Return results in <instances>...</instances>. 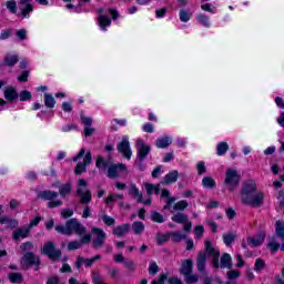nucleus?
<instances>
[{
  "mask_svg": "<svg viewBox=\"0 0 284 284\" xmlns=\"http://www.w3.org/2000/svg\"><path fill=\"white\" fill-rule=\"evenodd\" d=\"M256 181L248 179L242 183L241 201L244 205L250 207H261L265 201V193L262 191L256 192Z\"/></svg>",
  "mask_w": 284,
  "mask_h": 284,
  "instance_id": "nucleus-1",
  "label": "nucleus"
},
{
  "mask_svg": "<svg viewBox=\"0 0 284 284\" xmlns=\"http://www.w3.org/2000/svg\"><path fill=\"white\" fill-rule=\"evenodd\" d=\"M95 168L105 172L108 170L109 179H116L119 176V172H128V165L123 163L110 164V161L105 160L103 155H98L95 160Z\"/></svg>",
  "mask_w": 284,
  "mask_h": 284,
  "instance_id": "nucleus-2",
  "label": "nucleus"
},
{
  "mask_svg": "<svg viewBox=\"0 0 284 284\" xmlns=\"http://www.w3.org/2000/svg\"><path fill=\"white\" fill-rule=\"evenodd\" d=\"M180 274L184 276V283H199V275L194 274V260L187 258L182 262Z\"/></svg>",
  "mask_w": 284,
  "mask_h": 284,
  "instance_id": "nucleus-3",
  "label": "nucleus"
},
{
  "mask_svg": "<svg viewBox=\"0 0 284 284\" xmlns=\"http://www.w3.org/2000/svg\"><path fill=\"white\" fill-rule=\"evenodd\" d=\"M42 254L48 256L49 261L52 263H57V261H61V256H63V252L60 248H57L54 242H47L42 247Z\"/></svg>",
  "mask_w": 284,
  "mask_h": 284,
  "instance_id": "nucleus-4",
  "label": "nucleus"
},
{
  "mask_svg": "<svg viewBox=\"0 0 284 284\" xmlns=\"http://www.w3.org/2000/svg\"><path fill=\"white\" fill-rule=\"evenodd\" d=\"M224 183L230 192H234V190H236L241 183V174H239V171L234 169H227Z\"/></svg>",
  "mask_w": 284,
  "mask_h": 284,
  "instance_id": "nucleus-5",
  "label": "nucleus"
},
{
  "mask_svg": "<svg viewBox=\"0 0 284 284\" xmlns=\"http://www.w3.org/2000/svg\"><path fill=\"white\" fill-rule=\"evenodd\" d=\"M22 267H32V265H37L39 267L41 265V258L34 255V252H27L21 257Z\"/></svg>",
  "mask_w": 284,
  "mask_h": 284,
  "instance_id": "nucleus-6",
  "label": "nucleus"
},
{
  "mask_svg": "<svg viewBox=\"0 0 284 284\" xmlns=\"http://www.w3.org/2000/svg\"><path fill=\"white\" fill-rule=\"evenodd\" d=\"M116 149L118 152L126 159V161L132 159V148L130 146V140H128V138L122 139V141L116 145Z\"/></svg>",
  "mask_w": 284,
  "mask_h": 284,
  "instance_id": "nucleus-7",
  "label": "nucleus"
},
{
  "mask_svg": "<svg viewBox=\"0 0 284 284\" xmlns=\"http://www.w3.org/2000/svg\"><path fill=\"white\" fill-rule=\"evenodd\" d=\"M92 243V235L91 234H85L84 236L81 237L80 241H71L67 245V250L69 252H74V250H81L83 244Z\"/></svg>",
  "mask_w": 284,
  "mask_h": 284,
  "instance_id": "nucleus-8",
  "label": "nucleus"
},
{
  "mask_svg": "<svg viewBox=\"0 0 284 284\" xmlns=\"http://www.w3.org/2000/svg\"><path fill=\"white\" fill-rule=\"evenodd\" d=\"M150 152H152V146L150 144H145L143 140L136 141V158L138 159H148L150 156Z\"/></svg>",
  "mask_w": 284,
  "mask_h": 284,
  "instance_id": "nucleus-9",
  "label": "nucleus"
},
{
  "mask_svg": "<svg viewBox=\"0 0 284 284\" xmlns=\"http://www.w3.org/2000/svg\"><path fill=\"white\" fill-rule=\"evenodd\" d=\"M92 234H95L97 237L93 239V247H103V244L105 243L106 234L105 231L101 227H92L91 229Z\"/></svg>",
  "mask_w": 284,
  "mask_h": 284,
  "instance_id": "nucleus-10",
  "label": "nucleus"
},
{
  "mask_svg": "<svg viewBox=\"0 0 284 284\" xmlns=\"http://www.w3.org/2000/svg\"><path fill=\"white\" fill-rule=\"evenodd\" d=\"M32 0H20L19 1V10H20V17L23 19L30 18V12L34 11V7L32 3H30Z\"/></svg>",
  "mask_w": 284,
  "mask_h": 284,
  "instance_id": "nucleus-11",
  "label": "nucleus"
},
{
  "mask_svg": "<svg viewBox=\"0 0 284 284\" xmlns=\"http://www.w3.org/2000/svg\"><path fill=\"white\" fill-rule=\"evenodd\" d=\"M197 272L200 274H205L206 267H207V255L203 253V251H200L195 257Z\"/></svg>",
  "mask_w": 284,
  "mask_h": 284,
  "instance_id": "nucleus-12",
  "label": "nucleus"
},
{
  "mask_svg": "<svg viewBox=\"0 0 284 284\" xmlns=\"http://www.w3.org/2000/svg\"><path fill=\"white\" fill-rule=\"evenodd\" d=\"M265 236H266L265 232L262 231L256 235V237L248 236L246 239V243L251 247H261V245L265 243Z\"/></svg>",
  "mask_w": 284,
  "mask_h": 284,
  "instance_id": "nucleus-13",
  "label": "nucleus"
},
{
  "mask_svg": "<svg viewBox=\"0 0 284 284\" xmlns=\"http://www.w3.org/2000/svg\"><path fill=\"white\" fill-rule=\"evenodd\" d=\"M98 12L100 14L98 17V23L100 26V29L105 31L106 28H110L112 21L110 20V18L108 16H104L105 14V9L100 8V9H98Z\"/></svg>",
  "mask_w": 284,
  "mask_h": 284,
  "instance_id": "nucleus-14",
  "label": "nucleus"
},
{
  "mask_svg": "<svg viewBox=\"0 0 284 284\" xmlns=\"http://www.w3.org/2000/svg\"><path fill=\"white\" fill-rule=\"evenodd\" d=\"M220 267L221 270H232L234 267V263L232 262V255H230V253L222 254L220 258Z\"/></svg>",
  "mask_w": 284,
  "mask_h": 284,
  "instance_id": "nucleus-15",
  "label": "nucleus"
},
{
  "mask_svg": "<svg viewBox=\"0 0 284 284\" xmlns=\"http://www.w3.org/2000/svg\"><path fill=\"white\" fill-rule=\"evenodd\" d=\"M59 196V192L55 191H50V190H44L40 191L38 193V199H41V201H54Z\"/></svg>",
  "mask_w": 284,
  "mask_h": 284,
  "instance_id": "nucleus-16",
  "label": "nucleus"
},
{
  "mask_svg": "<svg viewBox=\"0 0 284 284\" xmlns=\"http://www.w3.org/2000/svg\"><path fill=\"white\" fill-rule=\"evenodd\" d=\"M169 145H172V136L170 135H164L155 140V148L159 150H166Z\"/></svg>",
  "mask_w": 284,
  "mask_h": 284,
  "instance_id": "nucleus-17",
  "label": "nucleus"
},
{
  "mask_svg": "<svg viewBox=\"0 0 284 284\" xmlns=\"http://www.w3.org/2000/svg\"><path fill=\"white\" fill-rule=\"evenodd\" d=\"M77 195L80 196L82 205H88L92 201V192L90 190L83 192V189H77Z\"/></svg>",
  "mask_w": 284,
  "mask_h": 284,
  "instance_id": "nucleus-18",
  "label": "nucleus"
},
{
  "mask_svg": "<svg viewBox=\"0 0 284 284\" xmlns=\"http://www.w3.org/2000/svg\"><path fill=\"white\" fill-rule=\"evenodd\" d=\"M30 235V227H19L16 231H13L12 233V239L13 241H19V239H28V236Z\"/></svg>",
  "mask_w": 284,
  "mask_h": 284,
  "instance_id": "nucleus-19",
  "label": "nucleus"
},
{
  "mask_svg": "<svg viewBox=\"0 0 284 284\" xmlns=\"http://www.w3.org/2000/svg\"><path fill=\"white\" fill-rule=\"evenodd\" d=\"M130 223H124L122 225H118L113 229V236H125V234H128V232H130Z\"/></svg>",
  "mask_w": 284,
  "mask_h": 284,
  "instance_id": "nucleus-20",
  "label": "nucleus"
},
{
  "mask_svg": "<svg viewBox=\"0 0 284 284\" xmlns=\"http://www.w3.org/2000/svg\"><path fill=\"white\" fill-rule=\"evenodd\" d=\"M176 181H179V171L173 170L164 176L162 183H165V185H172V183H176Z\"/></svg>",
  "mask_w": 284,
  "mask_h": 284,
  "instance_id": "nucleus-21",
  "label": "nucleus"
},
{
  "mask_svg": "<svg viewBox=\"0 0 284 284\" xmlns=\"http://www.w3.org/2000/svg\"><path fill=\"white\" fill-rule=\"evenodd\" d=\"M129 195L133 199H136L138 203L143 202V193L139 191V187H136V184H131L129 189Z\"/></svg>",
  "mask_w": 284,
  "mask_h": 284,
  "instance_id": "nucleus-22",
  "label": "nucleus"
},
{
  "mask_svg": "<svg viewBox=\"0 0 284 284\" xmlns=\"http://www.w3.org/2000/svg\"><path fill=\"white\" fill-rule=\"evenodd\" d=\"M4 99L10 102L16 101V99H19V93L14 88L8 87L4 89Z\"/></svg>",
  "mask_w": 284,
  "mask_h": 284,
  "instance_id": "nucleus-23",
  "label": "nucleus"
},
{
  "mask_svg": "<svg viewBox=\"0 0 284 284\" xmlns=\"http://www.w3.org/2000/svg\"><path fill=\"white\" fill-rule=\"evenodd\" d=\"M0 224L7 225V227H9L10 230H14V229L19 227V221H17L14 219L6 217V216H3L0 220Z\"/></svg>",
  "mask_w": 284,
  "mask_h": 284,
  "instance_id": "nucleus-24",
  "label": "nucleus"
},
{
  "mask_svg": "<svg viewBox=\"0 0 284 284\" xmlns=\"http://www.w3.org/2000/svg\"><path fill=\"white\" fill-rule=\"evenodd\" d=\"M72 193V182H67L65 184L60 185L59 194L62 199H65L69 194Z\"/></svg>",
  "mask_w": 284,
  "mask_h": 284,
  "instance_id": "nucleus-25",
  "label": "nucleus"
},
{
  "mask_svg": "<svg viewBox=\"0 0 284 284\" xmlns=\"http://www.w3.org/2000/svg\"><path fill=\"white\" fill-rule=\"evenodd\" d=\"M8 280L13 284H21L23 283V274L19 272H11L8 274Z\"/></svg>",
  "mask_w": 284,
  "mask_h": 284,
  "instance_id": "nucleus-26",
  "label": "nucleus"
},
{
  "mask_svg": "<svg viewBox=\"0 0 284 284\" xmlns=\"http://www.w3.org/2000/svg\"><path fill=\"white\" fill-rule=\"evenodd\" d=\"M227 150H230V144H227V142H219L216 146V155L225 156V154H227Z\"/></svg>",
  "mask_w": 284,
  "mask_h": 284,
  "instance_id": "nucleus-27",
  "label": "nucleus"
},
{
  "mask_svg": "<svg viewBox=\"0 0 284 284\" xmlns=\"http://www.w3.org/2000/svg\"><path fill=\"white\" fill-rule=\"evenodd\" d=\"M202 185L206 190H214V187H216V181L212 179V176H204L202 179Z\"/></svg>",
  "mask_w": 284,
  "mask_h": 284,
  "instance_id": "nucleus-28",
  "label": "nucleus"
},
{
  "mask_svg": "<svg viewBox=\"0 0 284 284\" xmlns=\"http://www.w3.org/2000/svg\"><path fill=\"white\" fill-rule=\"evenodd\" d=\"M155 241H156V245L162 246L165 245V243H168V241H170V232L163 234V233H158L155 235Z\"/></svg>",
  "mask_w": 284,
  "mask_h": 284,
  "instance_id": "nucleus-29",
  "label": "nucleus"
},
{
  "mask_svg": "<svg viewBox=\"0 0 284 284\" xmlns=\"http://www.w3.org/2000/svg\"><path fill=\"white\" fill-rule=\"evenodd\" d=\"M197 23L203 26L204 28H211L210 18L203 13H200L195 17Z\"/></svg>",
  "mask_w": 284,
  "mask_h": 284,
  "instance_id": "nucleus-30",
  "label": "nucleus"
},
{
  "mask_svg": "<svg viewBox=\"0 0 284 284\" xmlns=\"http://www.w3.org/2000/svg\"><path fill=\"white\" fill-rule=\"evenodd\" d=\"M132 230L133 234H143V232L145 231V224H143V222L141 221H135L132 224Z\"/></svg>",
  "mask_w": 284,
  "mask_h": 284,
  "instance_id": "nucleus-31",
  "label": "nucleus"
},
{
  "mask_svg": "<svg viewBox=\"0 0 284 284\" xmlns=\"http://www.w3.org/2000/svg\"><path fill=\"white\" fill-rule=\"evenodd\" d=\"M222 239H223L224 245H226V247H230V245H232V243L236 241V234L225 233L223 234Z\"/></svg>",
  "mask_w": 284,
  "mask_h": 284,
  "instance_id": "nucleus-32",
  "label": "nucleus"
},
{
  "mask_svg": "<svg viewBox=\"0 0 284 284\" xmlns=\"http://www.w3.org/2000/svg\"><path fill=\"white\" fill-rule=\"evenodd\" d=\"M219 253H221V252L216 251V248H214V246H212V242L210 240H206L204 254H206L207 256H214L215 254H219Z\"/></svg>",
  "mask_w": 284,
  "mask_h": 284,
  "instance_id": "nucleus-33",
  "label": "nucleus"
},
{
  "mask_svg": "<svg viewBox=\"0 0 284 284\" xmlns=\"http://www.w3.org/2000/svg\"><path fill=\"white\" fill-rule=\"evenodd\" d=\"M275 234L277 239H282V241H284V222H275Z\"/></svg>",
  "mask_w": 284,
  "mask_h": 284,
  "instance_id": "nucleus-34",
  "label": "nucleus"
},
{
  "mask_svg": "<svg viewBox=\"0 0 284 284\" xmlns=\"http://www.w3.org/2000/svg\"><path fill=\"white\" fill-rule=\"evenodd\" d=\"M186 207H190V203L186 200H181L173 205L175 212H183Z\"/></svg>",
  "mask_w": 284,
  "mask_h": 284,
  "instance_id": "nucleus-35",
  "label": "nucleus"
},
{
  "mask_svg": "<svg viewBox=\"0 0 284 284\" xmlns=\"http://www.w3.org/2000/svg\"><path fill=\"white\" fill-rule=\"evenodd\" d=\"M171 221L173 223H179L180 225H183V223H187V215L184 213H178L171 217Z\"/></svg>",
  "mask_w": 284,
  "mask_h": 284,
  "instance_id": "nucleus-36",
  "label": "nucleus"
},
{
  "mask_svg": "<svg viewBox=\"0 0 284 284\" xmlns=\"http://www.w3.org/2000/svg\"><path fill=\"white\" fill-rule=\"evenodd\" d=\"M151 221L153 223H165V217L159 211L151 212Z\"/></svg>",
  "mask_w": 284,
  "mask_h": 284,
  "instance_id": "nucleus-37",
  "label": "nucleus"
},
{
  "mask_svg": "<svg viewBox=\"0 0 284 284\" xmlns=\"http://www.w3.org/2000/svg\"><path fill=\"white\" fill-rule=\"evenodd\" d=\"M171 236V241L173 243H181L183 239H185V234L179 232H169V237Z\"/></svg>",
  "mask_w": 284,
  "mask_h": 284,
  "instance_id": "nucleus-38",
  "label": "nucleus"
},
{
  "mask_svg": "<svg viewBox=\"0 0 284 284\" xmlns=\"http://www.w3.org/2000/svg\"><path fill=\"white\" fill-rule=\"evenodd\" d=\"M134 165L138 168V170H140V172H145V170H148V164H145L144 158H136Z\"/></svg>",
  "mask_w": 284,
  "mask_h": 284,
  "instance_id": "nucleus-39",
  "label": "nucleus"
},
{
  "mask_svg": "<svg viewBox=\"0 0 284 284\" xmlns=\"http://www.w3.org/2000/svg\"><path fill=\"white\" fill-rule=\"evenodd\" d=\"M253 270L257 274H258V272H263V270H265V260H263L261 257L256 258Z\"/></svg>",
  "mask_w": 284,
  "mask_h": 284,
  "instance_id": "nucleus-40",
  "label": "nucleus"
},
{
  "mask_svg": "<svg viewBox=\"0 0 284 284\" xmlns=\"http://www.w3.org/2000/svg\"><path fill=\"white\" fill-rule=\"evenodd\" d=\"M85 172H88V166L83 162H79L75 165L74 174L77 176H81V174H85Z\"/></svg>",
  "mask_w": 284,
  "mask_h": 284,
  "instance_id": "nucleus-41",
  "label": "nucleus"
},
{
  "mask_svg": "<svg viewBox=\"0 0 284 284\" xmlns=\"http://www.w3.org/2000/svg\"><path fill=\"white\" fill-rule=\"evenodd\" d=\"M18 61H19V57L17 54H7L4 58V62L9 67L17 64Z\"/></svg>",
  "mask_w": 284,
  "mask_h": 284,
  "instance_id": "nucleus-42",
  "label": "nucleus"
},
{
  "mask_svg": "<svg viewBox=\"0 0 284 284\" xmlns=\"http://www.w3.org/2000/svg\"><path fill=\"white\" fill-rule=\"evenodd\" d=\"M97 261H101V255H94L93 257L90 258H84V267L90 268Z\"/></svg>",
  "mask_w": 284,
  "mask_h": 284,
  "instance_id": "nucleus-43",
  "label": "nucleus"
},
{
  "mask_svg": "<svg viewBox=\"0 0 284 284\" xmlns=\"http://www.w3.org/2000/svg\"><path fill=\"white\" fill-rule=\"evenodd\" d=\"M79 221H77V219H70L67 221V230L69 231V234H72V232H74V230L77 229Z\"/></svg>",
  "mask_w": 284,
  "mask_h": 284,
  "instance_id": "nucleus-44",
  "label": "nucleus"
},
{
  "mask_svg": "<svg viewBox=\"0 0 284 284\" xmlns=\"http://www.w3.org/2000/svg\"><path fill=\"white\" fill-rule=\"evenodd\" d=\"M54 97L52 94L45 93L44 94V104L47 108H54L55 105Z\"/></svg>",
  "mask_w": 284,
  "mask_h": 284,
  "instance_id": "nucleus-45",
  "label": "nucleus"
},
{
  "mask_svg": "<svg viewBox=\"0 0 284 284\" xmlns=\"http://www.w3.org/2000/svg\"><path fill=\"white\" fill-rule=\"evenodd\" d=\"M190 19H192V13L190 11L187 10L180 11V21H182V23H187Z\"/></svg>",
  "mask_w": 284,
  "mask_h": 284,
  "instance_id": "nucleus-46",
  "label": "nucleus"
},
{
  "mask_svg": "<svg viewBox=\"0 0 284 284\" xmlns=\"http://www.w3.org/2000/svg\"><path fill=\"white\" fill-rule=\"evenodd\" d=\"M149 274L151 276H156L159 274V264L156 262L152 261L149 265Z\"/></svg>",
  "mask_w": 284,
  "mask_h": 284,
  "instance_id": "nucleus-47",
  "label": "nucleus"
},
{
  "mask_svg": "<svg viewBox=\"0 0 284 284\" xmlns=\"http://www.w3.org/2000/svg\"><path fill=\"white\" fill-rule=\"evenodd\" d=\"M61 205H63V201L54 199L48 202L47 207L54 210V207H61Z\"/></svg>",
  "mask_w": 284,
  "mask_h": 284,
  "instance_id": "nucleus-48",
  "label": "nucleus"
},
{
  "mask_svg": "<svg viewBox=\"0 0 284 284\" xmlns=\"http://www.w3.org/2000/svg\"><path fill=\"white\" fill-rule=\"evenodd\" d=\"M6 6L9 12H11L12 14H17V1L9 0L6 2Z\"/></svg>",
  "mask_w": 284,
  "mask_h": 284,
  "instance_id": "nucleus-49",
  "label": "nucleus"
},
{
  "mask_svg": "<svg viewBox=\"0 0 284 284\" xmlns=\"http://www.w3.org/2000/svg\"><path fill=\"white\" fill-rule=\"evenodd\" d=\"M267 247L271 250V254H276L281 250V244L273 241L267 244Z\"/></svg>",
  "mask_w": 284,
  "mask_h": 284,
  "instance_id": "nucleus-50",
  "label": "nucleus"
},
{
  "mask_svg": "<svg viewBox=\"0 0 284 284\" xmlns=\"http://www.w3.org/2000/svg\"><path fill=\"white\" fill-rule=\"evenodd\" d=\"M42 219L43 217H41V215H37L36 217L30 220L27 227H29V230H32V227H37V225H39L41 223Z\"/></svg>",
  "mask_w": 284,
  "mask_h": 284,
  "instance_id": "nucleus-51",
  "label": "nucleus"
},
{
  "mask_svg": "<svg viewBox=\"0 0 284 284\" xmlns=\"http://www.w3.org/2000/svg\"><path fill=\"white\" fill-rule=\"evenodd\" d=\"M195 239H202L203 234H205V226L196 225L194 227Z\"/></svg>",
  "mask_w": 284,
  "mask_h": 284,
  "instance_id": "nucleus-52",
  "label": "nucleus"
},
{
  "mask_svg": "<svg viewBox=\"0 0 284 284\" xmlns=\"http://www.w3.org/2000/svg\"><path fill=\"white\" fill-rule=\"evenodd\" d=\"M102 221H103L104 225H106L108 227L115 225V223H116V220H114V217H112L110 215H103Z\"/></svg>",
  "mask_w": 284,
  "mask_h": 284,
  "instance_id": "nucleus-53",
  "label": "nucleus"
},
{
  "mask_svg": "<svg viewBox=\"0 0 284 284\" xmlns=\"http://www.w3.org/2000/svg\"><path fill=\"white\" fill-rule=\"evenodd\" d=\"M226 276L230 281H234L241 277V272L236 270H231V271H227Z\"/></svg>",
  "mask_w": 284,
  "mask_h": 284,
  "instance_id": "nucleus-54",
  "label": "nucleus"
},
{
  "mask_svg": "<svg viewBox=\"0 0 284 284\" xmlns=\"http://www.w3.org/2000/svg\"><path fill=\"white\" fill-rule=\"evenodd\" d=\"M55 232H58V234H63L64 236H70V231H68V225H57L55 226Z\"/></svg>",
  "mask_w": 284,
  "mask_h": 284,
  "instance_id": "nucleus-55",
  "label": "nucleus"
},
{
  "mask_svg": "<svg viewBox=\"0 0 284 284\" xmlns=\"http://www.w3.org/2000/svg\"><path fill=\"white\" fill-rule=\"evenodd\" d=\"M18 97L22 102L30 101V99H32V93L30 91L24 90V91H21Z\"/></svg>",
  "mask_w": 284,
  "mask_h": 284,
  "instance_id": "nucleus-56",
  "label": "nucleus"
},
{
  "mask_svg": "<svg viewBox=\"0 0 284 284\" xmlns=\"http://www.w3.org/2000/svg\"><path fill=\"white\" fill-rule=\"evenodd\" d=\"M33 245L32 242H24L20 245V250L22 254H27V252H31Z\"/></svg>",
  "mask_w": 284,
  "mask_h": 284,
  "instance_id": "nucleus-57",
  "label": "nucleus"
},
{
  "mask_svg": "<svg viewBox=\"0 0 284 284\" xmlns=\"http://www.w3.org/2000/svg\"><path fill=\"white\" fill-rule=\"evenodd\" d=\"M196 169H197V174L200 176H202V174H205V172H207V168L205 166V162L203 161L197 162Z\"/></svg>",
  "mask_w": 284,
  "mask_h": 284,
  "instance_id": "nucleus-58",
  "label": "nucleus"
},
{
  "mask_svg": "<svg viewBox=\"0 0 284 284\" xmlns=\"http://www.w3.org/2000/svg\"><path fill=\"white\" fill-rule=\"evenodd\" d=\"M212 256V265L214 270H219L221 267V263L219 262V258H221V253H216L215 255Z\"/></svg>",
  "mask_w": 284,
  "mask_h": 284,
  "instance_id": "nucleus-59",
  "label": "nucleus"
},
{
  "mask_svg": "<svg viewBox=\"0 0 284 284\" xmlns=\"http://www.w3.org/2000/svg\"><path fill=\"white\" fill-rule=\"evenodd\" d=\"M168 281V273H161L158 280H153L151 284H165Z\"/></svg>",
  "mask_w": 284,
  "mask_h": 284,
  "instance_id": "nucleus-60",
  "label": "nucleus"
},
{
  "mask_svg": "<svg viewBox=\"0 0 284 284\" xmlns=\"http://www.w3.org/2000/svg\"><path fill=\"white\" fill-rule=\"evenodd\" d=\"M143 132H146L148 134H153L154 132V125L150 122H146L142 126Z\"/></svg>",
  "mask_w": 284,
  "mask_h": 284,
  "instance_id": "nucleus-61",
  "label": "nucleus"
},
{
  "mask_svg": "<svg viewBox=\"0 0 284 284\" xmlns=\"http://www.w3.org/2000/svg\"><path fill=\"white\" fill-rule=\"evenodd\" d=\"M73 215H74V211L71 210V209H64V210H62V212H61L62 219H70V217L73 216Z\"/></svg>",
  "mask_w": 284,
  "mask_h": 284,
  "instance_id": "nucleus-62",
  "label": "nucleus"
},
{
  "mask_svg": "<svg viewBox=\"0 0 284 284\" xmlns=\"http://www.w3.org/2000/svg\"><path fill=\"white\" fill-rule=\"evenodd\" d=\"M75 234H85L87 229L85 226L81 225L80 222H78V224H75V229L73 231Z\"/></svg>",
  "mask_w": 284,
  "mask_h": 284,
  "instance_id": "nucleus-63",
  "label": "nucleus"
},
{
  "mask_svg": "<svg viewBox=\"0 0 284 284\" xmlns=\"http://www.w3.org/2000/svg\"><path fill=\"white\" fill-rule=\"evenodd\" d=\"M47 284H61L59 276L53 275L47 280Z\"/></svg>",
  "mask_w": 284,
  "mask_h": 284,
  "instance_id": "nucleus-64",
  "label": "nucleus"
}]
</instances>
